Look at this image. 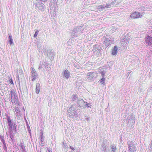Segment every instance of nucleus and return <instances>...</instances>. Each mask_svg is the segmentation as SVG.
Returning a JSON list of instances; mask_svg holds the SVG:
<instances>
[{"label": "nucleus", "instance_id": "1", "mask_svg": "<svg viewBox=\"0 0 152 152\" xmlns=\"http://www.w3.org/2000/svg\"><path fill=\"white\" fill-rule=\"evenodd\" d=\"M83 28V26H77L75 27L73 31L71 32L72 36H77L80 33L82 30Z\"/></svg>", "mask_w": 152, "mask_h": 152}, {"label": "nucleus", "instance_id": "2", "mask_svg": "<svg viewBox=\"0 0 152 152\" xmlns=\"http://www.w3.org/2000/svg\"><path fill=\"white\" fill-rule=\"evenodd\" d=\"M11 99V100L12 103L17 102L18 101V97L16 94L13 90H12L10 92Z\"/></svg>", "mask_w": 152, "mask_h": 152}, {"label": "nucleus", "instance_id": "3", "mask_svg": "<svg viewBox=\"0 0 152 152\" xmlns=\"http://www.w3.org/2000/svg\"><path fill=\"white\" fill-rule=\"evenodd\" d=\"M77 101V105L79 107H89V104L85 102L82 99L78 100Z\"/></svg>", "mask_w": 152, "mask_h": 152}, {"label": "nucleus", "instance_id": "4", "mask_svg": "<svg viewBox=\"0 0 152 152\" xmlns=\"http://www.w3.org/2000/svg\"><path fill=\"white\" fill-rule=\"evenodd\" d=\"M127 144L129 149V152H134L135 151V147L134 144L130 141H128L127 142Z\"/></svg>", "mask_w": 152, "mask_h": 152}, {"label": "nucleus", "instance_id": "5", "mask_svg": "<svg viewBox=\"0 0 152 152\" xmlns=\"http://www.w3.org/2000/svg\"><path fill=\"white\" fill-rule=\"evenodd\" d=\"M31 77L32 78V81H34L37 78V74L35 69L33 67H31Z\"/></svg>", "mask_w": 152, "mask_h": 152}, {"label": "nucleus", "instance_id": "6", "mask_svg": "<svg viewBox=\"0 0 152 152\" xmlns=\"http://www.w3.org/2000/svg\"><path fill=\"white\" fill-rule=\"evenodd\" d=\"M96 73L94 72H91L87 74V77L88 80H92L94 77Z\"/></svg>", "mask_w": 152, "mask_h": 152}, {"label": "nucleus", "instance_id": "7", "mask_svg": "<svg viewBox=\"0 0 152 152\" xmlns=\"http://www.w3.org/2000/svg\"><path fill=\"white\" fill-rule=\"evenodd\" d=\"M69 116L71 118H72L74 116L77 117V116L76 111H68Z\"/></svg>", "mask_w": 152, "mask_h": 152}, {"label": "nucleus", "instance_id": "8", "mask_svg": "<svg viewBox=\"0 0 152 152\" xmlns=\"http://www.w3.org/2000/svg\"><path fill=\"white\" fill-rule=\"evenodd\" d=\"M140 13L139 12H135L131 14L130 17L132 18H137L140 17Z\"/></svg>", "mask_w": 152, "mask_h": 152}, {"label": "nucleus", "instance_id": "9", "mask_svg": "<svg viewBox=\"0 0 152 152\" xmlns=\"http://www.w3.org/2000/svg\"><path fill=\"white\" fill-rule=\"evenodd\" d=\"M101 49L102 48L101 47L97 45H95L94 46L92 51L94 52H97V53H99L100 52Z\"/></svg>", "mask_w": 152, "mask_h": 152}, {"label": "nucleus", "instance_id": "10", "mask_svg": "<svg viewBox=\"0 0 152 152\" xmlns=\"http://www.w3.org/2000/svg\"><path fill=\"white\" fill-rule=\"evenodd\" d=\"M146 43L150 45L152 44V37L149 36H147L145 39Z\"/></svg>", "mask_w": 152, "mask_h": 152}, {"label": "nucleus", "instance_id": "11", "mask_svg": "<svg viewBox=\"0 0 152 152\" xmlns=\"http://www.w3.org/2000/svg\"><path fill=\"white\" fill-rule=\"evenodd\" d=\"M47 55L51 59H53L54 55L53 50L51 49L48 50Z\"/></svg>", "mask_w": 152, "mask_h": 152}, {"label": "nucleus", "instance_id": "12", "mask_svg": "<svg viewBox=\"0 0 152 152\" xmlns=\"http://www.w3.org/2000/svg\"><path fill=\"white\" fill-rule=\"evenodd\" d=\"M70 73L68 70H65L64 71L63 76L65 78L67 79L70 77Z\"/></svg>", "mask_w": 152, "mask_h": 152}, {"label": "nucleus", "instance_id": "13", "mask_svg": "<svg viewBox=\"0 0 152 152\" xmlns=\"http://www.w3.org/2000/svg\"><path fill=\"white\" fill-rule=\"evenodd\" d=\"M112 42V40H111L108 38H105L104 41L105 46L107 47L110 44V43L111 42Z\"/></svg>", "mask_w": 152, "mask_h": 152}, {"label": "nucleus", "instance_id": "14", "mask_svg": "<svg viewBox=\"0 0 152 152\" xmlns=\"http://www.w3.org/2000/svg\"><path fill=\"white\" fill-rule=\"evenodd\" d=\"M99 7H100L99 8V9H100V8L102 9L103 8H110L111 7V5L110 4H107L106 5L105 4H103L102 6V5L100 6H99Z\"/></svg>", "mask_w": 152, "mask_h": 152}, {"label": "nucleus", "instance_id": "15", "mask_svg": "<svg viewBox=\"0 0 152 152\" xmlns=\"http://www.w3.org/2000/svg\"><path fill=\"white\" fill-rule=\"evenodd\" d=\"M36 6L39 10H42L44 8L43 5L41 4V3L39 2L36 4Z\"/></svg>", "mask_w": 152, "mask_h": 152}, {"label": "nucleus", "instance_id": "16", "mask_svg": "<svg viewBox=\"0 0 152 152\" xmlns=\"http://www.w3.org/2000/svg\"><path fill=\"white\" fill-rule=\"evenodd\" d=\"M36 92L37 94H38L39 93L40 91V84L39 83H37L36 85Z\"/></svg>", "mask_w": 152, "mask_h": 152}, {"label": "nucleus", "instance_id": "17", "mask_svg": "<svg viewBox=\"0 0 152 152\" xmlns=\"http://www.w3.org/2000/svg\"><path fill=\"white\" fill-rule=\"evenodd\" d=\"M118 49V47L115 46L114 47L112 52V53L113 55H115L117 54V51Z\"/></svg>", "mask_w": 152, "mask_h": 152}, {"label": "nucleus", "instance_id": "18", "mask_svg": "<svg viewBox=\"0 0 152 152\" xmlns=\"http://www.w3.org/2000/svg\"><path fill=\"white\" fill-rule=\"evenodd\" d=\"M14 109L15 110V112L16 113L17 117L18 116H20L21 115V113L20 112V110L18 108V107L17 108H15Z\"/></svg>", "mask_w": 152, "mask_h": 152}, {"label": "nucleus", "instance_id": "19", "mask_svg": "<svg viewBox=\"0 0 152 152\" xmlns=\"http://www.w3.org/2000/svg\"><path fill=\"white\" fill-rule=\"evenodd\" d=\"M129 120L128 121V123H135V121L134 120V117L132 116L129 118Z\"/></svg>", "mask_w": 152, "mask_h": 152}, {"label": "nucleus", "instance_id": "20", "mask_svg": "<svg viewBox=\"0 0 152 152\" xmlns=\"http://www.w3.org/2000/svg\"><path fill=\"white\" fill-rule=\"evenodd\" d=\"M7 121L8 125L9 126H11L12 124H13L12 122V120L10 118V117L8 116L7 117Z\"/></svg>", "mask_w": 152, "mask_h": 152}, {"label": "nucleus", "instance_id": "21", "mask_svg": "<svg viewBox=\"0 0 152 152\" xmlns=\"http://www.w3.org/2000/svg\"><path fill=\"white\" fill-rule=\"evenodd\" d=\"M74 42V40L72 39H70L68 40L66 43V44L68 46H71L72 45Z\"/></svg>", "mask_w": 152, "mask_h": 152}, {"label": "nucleus", "instance_id": "22", "mask_svg": "<svg viewBox=\"0 0 152 152\" xmlns=\"http://www.w3.org/2000/svg\"><path fill=\"white\" fill-rule=\"evenodd\" d=\"M63 147L64 148V151L66 152L68 150V146L67 145V144L66 143H64V142H63Z\"/></svg>", "mask_w": 152, "mask_h": 152}, {"label": "nucleus", "instance_id": "23", "mask_svg": "<svg viewBox=\"0 0 152 152\" xmlns=\"http://www.w3.org/2000/svg\"><path fill=\"white\" fill-rule=\"evenodd\" d=\"M75 105H71L70 106L68 111H76V109L75 107Z\"/></svg>", "mask_w": 152, "mask_h": 152}, {"label": "nucleus", "instance_id": "24", "mask_svg": "<svg viewBox=\"0 0 152 152\" xmlns=\"http://www.w3.org/2000/svg\"><path fill=\"white\" fill-rule=\"evenodd\" d=\"M72 100L71 101L72 102L73 101H76L77 99V95H73L72 97Z\"/></svg>", "mask_w": 152, "mask_h": 152}, {"label": "nucleus", "instance_id": "25", "mask_svg": "<svg viewBox=\"0 0 152 152\" xmlns=\"http://www.w3.org/2000/svg\"><path fill=\"white\" fill-rule=\"evenodd\" d=\"M15 134V133H14L13 132L10 133V137L12 141H13L14 140V135Z\"/></svg>", "mask_w": 152, "mask_h": 152}, {"label": "nucleus", "instance_id": "26", "mask_svg": "<svg viewBox=\"0 0 152 152\" xmlns=\"http://www.w3.org/2000/svg\"><path fill=\"white\" fill-rule=\"evenodd\" d=\"M99 72H100V73L101 74L102 77H103L104 76V74H105V71H104V70H103V69H102V70L99 69Z\"/></svg>", "mask_w": 152, "mask_h": 152}, {"label": "nucleus", "instance_id": "27", "mask_svg": "<svg viewBox=\"0 0 152 152\" xmlns=\"http://www.w3.org/2000/svg\"><path fill=\"white\" fill-rule=\"evenodd\" d=\"M105 80V78L103 77L102 79L99 81L100 83H101V84L104 86V81Z\"/></svg>", "mask_w": 152, "mask_h": 152}, {"label": "nucleus", "instance_id": "28", "mask_svg": "<svg viewBox=\"0 0 152 152\" xmlns=\"http://www.w3.org/2000/svg\"><path fill=\"white\" fill-rule=\"evenodd\" d=\"M19 145L21 148L22 151L25 150V146H23V145L22 143H20Z\"/></svg>", "mask_w": 152, "mask_h": 152}, {"label": "nucleus", "instance_id": "29", "mask_svg": "<svg viewBox=\"0 0 152 152\" xmlns=\"http://www.w3.org/2000/svg\"><path fill=\"white\" fill-rule=\"evenodd\" d=\"M0 139L1 141L3 143H5V140L4 139V136L2 135H0Z\"/></svg>", "mask_w": 152, "mask_h": 152}, {"label": "nucleus", "instance_id": "30", "mask_svg": "<svg viewBox=\"0 0 152 152\" xmlns=\"http://www.w3.org/2000/svg\"><path fill=\"white\" fill-rule=\"evenodd\" d=\"M13 124H12L10 126H9V133L10 132H13V131H12V126Z\"/></svg>", "mask_w": 152, "mask_h": 152}, {"label": "nucleus", "instance_id": "31", "mask_svg": "<svg viewBox=\"0 0 152 152\" xmlns=\"http://www.w3.org/2000/svg\"><path fill=\"white\" fill-rule=\"evenodd\" d=\"M116 2L115 1H112L110 3V4L111 5V6L112 7H114L115 6V4Z\"/></svg>", "mask_w": 152, "mask_h": 152}, {"label": "nucleus", "instance_id": "32", "mask_svg": "<svg viewBox=\"0 0 152 152\" xmlns=\"http://www.w3.org/2000/svg\"><path fill=\"white\" fill-rule=\"evenodd\" d=\"M112 150L113 152H115L116 150V148L115 146H112Z\"/></svg>", "mask_w": 152, "mask_h": 152}, {"label": "nucleus", "instance_id": "33", "mask_svg": "<svg viewBox=\"0 0 152 152\" xmlns=\"http://www.w3.org/2000/svg\"><path fill=\"white\" fill-rule=\"evenodd\" d=\"M3 149H4L5 151L7 150V147L5 143H3Z\"/></svg>", "mask_w": 152, "mask_h": 152}, {"label": "nucleus", "instance_id": "34", "mask_svg": "<svg viewBox=\"0 0 152 152\" xmlns=\"http://www.w3.org/2000/svg\"><path fill=\"white\" fill-rule=\"evenodd\" d=\"M14 131L15 133L16 132V126L15 125H13L12 126V131Z\"/></svg>", "mask_w": 152, "mask_h": 152}, {"label": "nucleus", "instance_id": "35", "mask_svg": "<svg viewBox=\"0 0 152 152\" xmlns=\"http://www.w3.org/2000/svg\"><path fill=\"white\" fill-rule=\"evenodd\" d=\"M150 152H152V140L151 141V143L150 144Z\"/></svg>", "mask_w": 152, "mask_h": 152}, {"label": "nucleus", "instance_id": "36", "mask_svg": "<svg viewBox=\"0 0 152 152\" xmlns=\"http://www.w3.org/2000/svg\"><path fill=\"white\" fill-rule=\"evenodd\" d=\"M9 81H10V83H11V84H14L13 82V81L12 80V79L11 77H9Z\"/></svg>", "mask_w": 152, "mask_h": 152}, {"label": "nucleus", "instance_id": "37", "mask_svg": "<svg viewBox=\"0 0 152 152\" xmlns=\"http://www.w3.org/2000/svg\"><path fill=\"white\" fill-rule=\"evenodd\" d=\"M9 44L10 45H11V44H12L13 43V39H12V38L9 39Z\"/></svg>", "mask_w": 152, "mask_h": 152}, {"label": "nucleus", "instance_id": "38", "mask_svg": "<svg viewBox=\"0 0 152 152\" xmlns=\"http://www.w3.org/2000/svg\"><path fill=\"white\" fill-rule=\"evenodd\" d=\"M47 1L48 0H40V1H42V2H41V4H44L45 3V2Z\"/></svg>", "mask_w": 152, "mask_h": 152}, {"label": "nucleus", "instance_id": "39", "mask_svg": "<svg viewBox=\"0 0 152 152\" xmlns=\"http://www.w3.org/2000/svg\"><path fill=\"white\" fill-rule=\"evenodd\" d=\"M38 31H37L35 32V33L34 34V37H37V35L38 34Z\"/></svg>", "mask_w": 152, "mask_h": 152}, {"label": "nucleus", "instance_id": "40", "mask_svg": "<svg viewBox=\"0 0 152 152\" xmlns=\"http://www.w3.org/2000/svg\"><path fill=\"white\" fill-rule=\"evenodd\" d=\"M41 142H44V140L43 139V136H41V139L40 140Z\"/></svg>", "mask_w": 152, "mask_h": 152}, {"label": "nucleus", "instance_id": "41", "mask_svg": "<svg viewBox=\"0 0 152 152\" xmlns=\"http://www.w3.org/2000/svg\"><path fill=\"white\" fill-rule=\"evenodd\" d=\"M74 66L75 67H76L77 69H79L80 68V66H77L76 64H74Z\"/></svg>", "mask_w": 152, "mask_h": 152}, {"label": "nucleus", "instance_id": "42", "mask_svg": "<svg viewBox=\"0 0 152 152\" xmlns=\"http://www.w3.org/2000/svg\"><path fill=\"white\" fill-rule=\"evenodd\" d=\"M141 8L142 10H145V8L143 6H141Z\"/></svg>", "mask_w": 152, "mask_h": 152}, {"label": "nucleus", "instance_id": "43", "mask_svg": "<svg viewBox=\"0 0 152 152\" xmlns=\"http://www.w3.org/2000/svg\"><path fill=\"white\" fill-rule=\"evenodd\" d=\"M9 39L12 38V37L11 34H9Z\"/></svg>", "mask_w": 152, "mask_h": 152}, {"label": "nucleus", "instance_id": "44", "mask_svg": "<svg viewBox=\"0 0 152 152\" xmlns=\"http://www.w3.org/2000/svg\"><path fill=\"white\" fill-rule=\"evenodd\" d=\"M42 68V65H39L38 68V69H41Z\"/></svg>", "mask_w": 152, "mask_h": 152}, {"label": "nucleus", "instance_id": "45", "mask_svg": "<svg viewBox=\"0 0 152 152\" xmlns=\"http://www.w3.org/2000/svg\"><path fill=\"white\" fill-rule=\"evenodd\" d=\"M70 148L71 149H72V150H73L74 151V150H75V148H73L72 147V146H70Z\"/></svg>", "mask_w": 152, "mask_h": 152}, {"label": "nucleus", "instance_id": "46", "mask_svg": "<svg viewBox=\"0 0 152 152\" xmlns=\"http://www.w3.org/2000/svg\"><path fill=\"white\" fill-rule=\"evenodd\" d=\"M28 131L30 132V129L29 127V126H28Z\"/></svg>", "mask_w": 152, "mask_h": 152}, {"label": "nucleus", "instance_id": "47", "mask_svg": "<svg viewBox=\"0 0 152 152\" xmlns=\"http://www.w3.org/2000/svg\"><path fill=\"white\" fill-rule=\"evenodd\" d=\"M24 88H25V91H27V89L26 87H24Z\"/></svg>", "mask_w": 152, "mask_h": 152}, {"label": "nucleus", "instance_id": "48", "mask_svg": "<svg viewBox=\"0 0 152 152\" xmlns=\"http://www.w3.org/2000/svg\"><path fill=\"white\" fill-rule=\"evenodd\" d=\"M40 145L41 146H43L44 145V143H43V142H41L40 144Z\"/></svg>", "mask_w": 152, "mask_h": 152}, {"label": "nucleus", "instance_id": "49", "mask_svg": "<svg viewBox=\"0 0 152 152\" xmlns=\"http://www.w3.org/2000/svg\"><path fill=\"white\" fill-rule=\"evenodd\" d=\"M19 71L20 73H23V71L22 69L19 70Z\"/></svg>", "mask_w": 152, "mask_h": 152}, {"label": "nucleus", "instance_id": "50", "mask_svg": "<svg viewBox=\"0 0 152 152\" xmlns=\"http://www.w3.org/2000/svg\"><path fill=\"white\" fill-rule=\"evenodd\" d=\"M86 119L87 121H90V118L89 117L87 118H86Z\"/></svg>", "mask_w": 152, "mask_h": 152}, {"label": "nucleus", "instance_id": "51", "mask_svg": "<svg viewBox=\"0 0 152 152\" xmlns=\"http://www.w3.org/2000/svg\"><path fill=\"white\" fill-rule=\"evenodd\" d=\"M48 152H52L49 149H48Z\"/></svg>", "mask_w": 152, "mask_h": 152}, {"label": "nucleus", "instance_id": "52", "mask_svg": "<svg viewBox=\"0 0 152 152\" xmlns=\"http://www.w3.org/2000/svg\"><path fill=\"white\" fill-rule=\"evenodd\" d=\"M103 148V149H104V151H102V152H105V150H106V149H104V148Z\"/></svg>", "mask_w": 152, "mask_h": 152}, {"label": "nucleus", "instance_id": "53", "mask_svg": "<svg viewBox=\"0 0 152 152\" xmlns=\"http://www.w3.org/2000/svg\"><path fill=\"white\" fill-rule=\"evenodd\" d=\"M22 152H27L25 150H24V151H22Z\"/></svg>", "mask_w": 152, "mask_h": 152}, {"label": "nucleus", "instance_id": "54", "mask_svg": "<svg viewBox=\"0 0 152 152\" xmlns=\"http://www.w3.org/2000/svg\"><path fill=\"white\" fill-rule=\"evenodd\" d=\"M22 110H23V111H24V109H22Z\"/></svg>", "mask_w": 152, "mask_h": 152}, {"label": "nucleus", "instance_id": "55", "mask_svg": "<svg viewBox=\"0 0 152 152\" xmlns=\"http://www.w3.org/2000/svg\"><path fill=\"white\" fill-rule=\"evenodd\" d=\"M108 1H109V0Z\"/></svg>", "mask_w": 152, "mask_h": 152}]
</instances>
